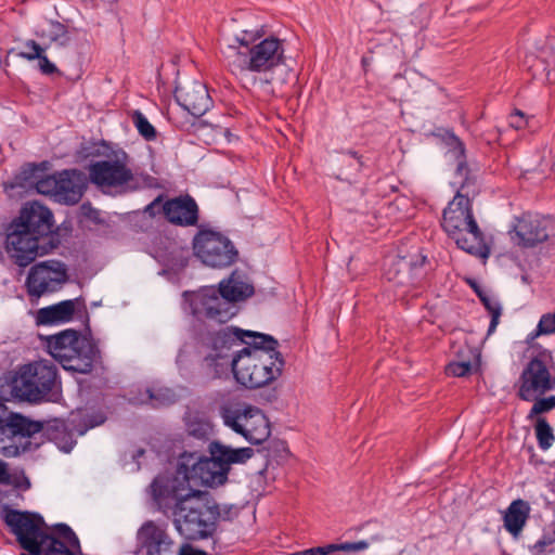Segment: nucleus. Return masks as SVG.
Masks as SVG:
<instances>
[{"label":"nucleus","mask_w":555,"mask_h":555,"mask_svg":"<svg viewBox=\"0 0 555 555\" xmlns=\"http://www.w3.org/2000/svg\"><path fill=\"white\" fill-rule=\"evenodd\" d=\"M0 518L26 552L34 555H82L77 535L66 525H57L53 532L47 533L40 515L21 512L9 505L0 508Z\"/></svg>","instance_id":"3"},{"label":"nucleus","mask_w":555,"mask_h":555,"mask_svg":"<svg viewBox=\"0 0 555 555\" xmlns=\"http://www.w3.org/2000/svg\"><path fill=\"white\" fill-rule=\"evenodd\" d=\"M278 348V339L269 334L235 326L207 332L201 338L198 375L209 382L231 371L243 387H263L282 375L285 360Z\"/></svg>","instance_id":"1"},{"label":"nucleus","mask_w":555,"mask_h":555,"mask_svg":"<svg viewBox=\"0 0 555 555\" xmlns=\"http://www.w3.org/2000/svg\"><path fill=\"white\" fill-rule=\"evenodd\" d=\"M37 35L61 47H65L69 41L67 28L60 22H50L48 29H42Z\"/></svg>","instance_id":"30"},{"label":"nucleus","mask_w":555,"mask_h":555,"mask_svg":"<svg viewBox=\"0 0 555 555\" xmlns=\"http://www.w3.org/2000/svg\"><path fill=\"white\" fill-rule=\"evenodd\" d=\"M154 480L159 485H171L179 488H193L194 486L216 487L227 480V470L217 459V454L205 456L198 452H183L173 474L158 475Z\"/></svg>","instance_id":"8"},{"label":"nucleus","mask_w":555,"mask_h":555,"mask_svg":"<svg viewBox=\"0 0 555 555\" xmlns=\"http://www.w3.org/2000/svg\"><path fill=\"white\" fill-rule=\"evenodd\" d=\"M8 385L14 399L29 403L50 401L61 390L57 367L47 359L16 366L10 374Z\"/></svg>","instance_id":"6"},{"label":"nucleus","mask_w":555,"mask_h":555,"mask_svg":"<svg viewBox=\"0 0 555 555\" xmlns=\"http://www.w3.org/2000/svg\"><path fill=\"white\" fill-rule=\"evenodd\" d=\"M244 431L242 436L251 444H262L270 438L269 418L254 405L243 408Z\"/></svg>","instance_id":"22"},{"label":"nucleus","mask_w":555,"mask_h":555,"mask_svg":"<svg viewBox=\"0 0 555 555\" xmlns=\"http://www.w3.org/2000/svg\"><path fill=\"white\" fill-rule=\"evenodd\" d=\"M89 176L94 184L111 188L127 183L131 178V171L119 159L101 160L90 165Z\"/></svg>","instance_id":"20"},{"label":"nucleus","mask_w":555,"mask_h":555,"mask_svg":"<svg viewBox=\"0 0 555 555\" xmlns=\"http://www.w3.org/2000/svg\"><path fill=\"white\" fill-rule=\"evenodd\" d=\"M538 444L542 450L551 448L555 440L553 429L544 417H538L534 424Z\"/></svg>","instance_id":"31"},{"label":"nucleus","mask_w":555,"mask_h":555,"mask_svg":"<svg viewBox=\"0 0 555 555\" xmlns=\"http://www.w3.org/2000/svg\"><path fill=\"white\" fill-rule=\"evenodd\" d=\"M538 334H555V311L542 314L538 323Z\"/></svg>","instance_id":"42"},{"label":"nucleus","mask_w":555,"mask_h":555,"mask_svg":"<svg viewBox=\"0 0 555 555\" xmlns=\"http://www.w3.org/2000/svg\"><path fill=\"white\" fill-rule=\"evenodd\" d=\"M208 449L210 454H217V459H219L222 468H225L227 475L230 472L231 464H244L253 457L255 453L251 448L246 447L233 449L220 441H211Z\"/></svg>","instance_id":"26"},{"label":"nucleus","mask_w":555,"mask_h":555,"mask_svg":"<svg viewBox=\"0 0 555 555\" xmlns=\"http://www.w3.org/2000/svg\"><path fill=\"white\" fill-rule=\"evenodd\" d=\"M164 192H160L151 203H149L144 209L141 211L144 215H149L151 218H154L157 215L163 214L162 206L166 202Z\"/></svg>","instance_id":"44"},{"label":"nucleus","mask_w":555,"mask_h":555,"mask_svg":"<svg viewBox=\"0 0 555 555\" xmlns=\"http://www.w3.org/2000/svg\"><path fill=\"white\" fill-rule=\"evenodd\" d=\"M74 448V441L70 440L69 442H66V444L62 446L61 449L65 452H69Z\"/></svg>","instance_id":"55"},{"label":"nucleus","mask_w":555,"mask_h":555,"mask_svg":"<svg viewBox=\"0 0 555 555\" xmlns=\"http://www.w3.org/2000/svg\"><path fill=\"white\" fill-rule=\"evenodd\" d=\"M550 398H551V400H552V402H553V404L555 406V395L554 396H550Z\"/></svg>","instance_id":"62"},{"label":"nucleus","mask_w":555,"mask_h":555,"mask_svg":"<svg viewBox=\"0 0 555 555\" xmlns=\"http://www.w3.org/2000/svg\"><path fill=\"white\" fill-rule=\"evenodd\" d=\"M341 154H343V159H341L343 164H347L348 166H350L354 172L361 171V169L363 167V160H362V156L358 152H356L353 150H348L346 152H343Z\"/></svg>","instance_id":"41"},{"label":"nucleus","mask_w":555,"mask_h":555,"mask_svg":"<svg viewBox=\"0 0 555 555\" xmlns=\"http://www.w3.org/2000/svg\"><path fill=\"white\" fill-rule=\"evenodd\" d=\"M194 436L198 437V438H204L206 436V430L204 429H192L191 431Z\"/></svg>","instance_id":"54"},{"label":"nucleus","mask_w":555,"mask_h":555,"mask_svg":"<svg viewBox=\"0 0 555 555\" xmlns=\"http://www.w3.org/2000/svg\"><path fill=\"white\" fill-rule=\"evenodd\" d=\"M266 442H267V444L262 449H258L257 452L264 453V457L267 460L272 456V452H274V453L288 452L287 444L283 440H278V439L269 440L268 439V441H266ZM267 467H268V461L266 462L264 467L262 469H260L258 474L263 475L267 472Z\"/></svg>","instance_id":"35"},{"label":"nucleus","mask_w":555,"mask_h":555,"mask_svg":"<svg viewBox=\"0 0 555 555\" xmlns=\"http://www.w3.org/2000/svg\"><path fill=\"white\" fill-rule=\"evenodd\" d=\"M508 124L514 129L519 130V129H524L527 126L528 120L521 111L515 109L508 116Z\"/></svg>","instance_id":"45"},{"label":"nucleus","mask_w":555,"mask_h":555,"mask_svg":"<svg viewBox=\"0 0 555 555\" xmlns=\"http://www.w3.org/2000/svg\"><path fill=\"white\" fill-rule=\"evenodd\" d=\"M263 36L262 28L256 31L243 30L241 36L235 37L237 46H229L227 59L229 65L235 70L269 73L270 77L261 79V83L269 93L273 94L271 87L274 83L284 85L287 80L285 76H278L276 72L287 75L291 68L285 64L282 40L270 36L256 43V40Z\"/></svg>","instance_id":"4"},{"label":"nucleus","mask_w":555,"mask_h":555,"mask_svg":"<svg viewBox=\"0 0 555 555\" xmlns=\"http://www.w3.org/2000/svg\"><path fill=\"white\" fill-rule=\"evenodd\" d=\"M159 483V480H153L146 490L149 503L154 511L173 516L180 535L198 541L215 534L220 509L209 492Z\"/></svg>","instance_id":"2"},{"label":"nucleus","mask_w":555,"mask_h":555,"mask_svg":"<svg viewBox=\"0 0 555 555\" xmlns=\"http://www.w3.org/2000/svg\"><path fill=\"white\" fill-rule=\"evenodd\" d=\"M144 452H145V451H144L143 449H141V451H140L141 456H143V455H144Z\"/></svg>","instance_id":"64"},{"label":"nucleus","mask_w":555,"mask_h":555,"mask_svg":"<svg viewBox=\"0 0 555 555\" xmlns=\"http://www.w3.org/2000/svg\"><path fill=\"white\" fill-rule=\"evenodd\" d=\"M371 524H373V521H366V522H364V524H362L360 526L352 527V528L348 529L346 533L350 534L352 532H359L362 529H364L365 527L370 526Z\"/></svg>","instance_id":"51"},{"label":"nucleus","mask_w":555,"mask_h":555,"mask_svg":"<svg viewBox=\"0 0 555 555\" xmlns=\"http://www.w3.org/2000/svg\"><path fill=\"white\" fill-rule=\"evenodd\" d=\"M466 283L474 291V293L479 298L486 310L491 315L487 333L488 335H491L496 330V326L500 322V317L502 314V306L500 305L499 301L492 299L475 279L467 278Z\"/></svg>","instance_id":"28"},{"label":"nucleus","mask_w":555,"mask_h":555,"mask_svg":"<svg viewBox=\"0 0 555 555\" xmlns=\"http://www.w3.org/2000/svg\"><path fill=\"white\" fill-rule=\"evenodd\" d=\"M146 392L149 395V403L152 405V408L168 406L173 404L177 400L176 393L168 388H160L155 391L152 389H147Z\"/></svg>","instance_id":"33"},{"label":"nucleus","mask_w":555,"mask_h":555,"mask_svg":"<svg viewBox=\"0 0 555 555\" xmlns=\"http://www.w3.org/2000/svg\"><path fill=\"white\" fill-rule=\"evenodd\" d=\"M473 372L470 360L452 361L446 366V373L454 377H464Z\"/></svg>","instance_id":"37"},{"label":"nucleus","mask_w":555,"mask_h":555,"mask_svg":"<svg viewBox=\"0 0 555 555\" xmlns=\"http://www.w3.org/2000/svg\"><path fill=\"white\" fill-rule=\"evenodd\" d=\"M150 157H151V159H150V168H151V170H152L154 173L158 175V170L156 169V167H155V163H154V156H153V155H151Z\"/></svg>","instance_id":"56"},{"label":"nucleus","mask_w":555,"mask_h":555,"mask_svg":"<svg viewBox=\"0 0 555 555\" xmlns=\"http://www.w3.org/2000/svg\"><path fill=\"white\" fill-rule=\"evenodd\" d=\"M382 540L383 535L380 533H374L370 535L367 539L356 542L325 544L324 548L326 555H333L337 552L360 553L367 550L372 543L379 542Z\"/></svg>","instance_id":"29"},{"label":"nucleus","mask_w":555,"mask_h":555,"mask_svg":"<svg viewBox=\"0 0 555 555\" xmlns=\"http://www.w3.org/2000/svg\"><path fill=\"white\" fill-rule=\"evenodd\" d=\"M531 348L534 354L525 364L515 383L516 396L526 402L555 389V376L551 373L554 366L552 351L539 344L531 345Z\"/></svg>","instance_id":"10"},{"label":"nucleus","mask_w":555,"mask_h":555,"mask_svg":"<svg viewBox=\"0 0 555 555\" xmlns=\"http://www.w3.org/2000/svg\"><path fill=\"white\" fill-rule=\"evenodd\" d=\"M43 52H44V49L39 43H37L35 40L30 39L23 43L22 50L20 51L18 55L22 59H25L27 61H35Z\"/></svg>","instance_id":"38"},{"label":"nucleus","mask_w":555,"mask_h":555,"mask_svg":"<svg viewBox=\"0 0 555 555\" xmlns=\"http://www.w3.org/2000/svg\"><path fill=\"white\" fill-rule=\"evenodd\" d=\"M85 177L77 170L59 172L55 201L64 204H76L82 196Z\"/></svg>","instance_id":"23"},{"label":"nucleus","mask_w":555,"mask_h":555,"mask_svg":"<svg viewBox=\"0 0 555 555\" xmlns=\"http://www.w3.org/2000/svg\"><path fill=\"white\" fill-rule=\"evenodd\" d=\"M179 555H207V553L203 550L194 548L191 545H185L181 548Z\"/></svg>","instance_id":"50"},{"label":"nucleus","mask_w":555,"mask_h":555,"mask_svg":"<svg viewBox=\"0 0 555 555\" xmlns=\"http://www.w3.org/2000/svg\"><path fill=\"white\" fill-rule=\"evenodd\" d=\"M173 96L177 103L192 116L191 120L177 124L176 126L179 129L195 133L210 126L208 121L201 119L214 105L205 83L198 80H186L178 83Z\"/></svg>","instance_id":"12"},{"label":"nucleus","mask_w":555,"mask_h":555,"mask_svg":"<svg viewBox=\"0 0 555 555\" xmlns=\"http://www.w3.org/2000/svg\"><path fill=\"white\" fill-rule=\"evenodd\" d=\"M288 555H326L324 545L291 553Z\"/></svg>","instance_id":"49"},{"label":"nucleus","mask_w":555,"mask_h":555,"mask_svg":"<svg viewBox=\"0 0 555 555\" xmlns=\"http://www.w3.org/2000/svg\"><path fill=\"white\" fill-rule=\"evenodd\" d=\"M530 506L528 502L514 500L504 513V528L514 537L518 535L529 517Z\"/></svg>","instance_id":"27"},{"label":"nucleus","mask_w":555,"mask_h":555,"mask_svg":"<svg viewBox=\"0 0 555 555\" xmlns=\"http://www.w3.org/2000/svg\"><path fill=\"white\" fill-rule=\"evenodd\" d=\"M48 352L67 370L89 373L100 358L98 346L74 330H65L47 338Z\"/></svg>","instance_id":"9"},{"label":"nucleus","mask_w":555,"mask_h":555,"mask_svg":"<svg viewBox=\"0 0 555 555\" xmlns=\"http://www.w3.org/2000/svg\"><path fill=\"white\" fill-rule=\"evenodd\" d=\"M0 483L1 485H14L15 479L13 475L10 474L8 464L0 460Z\"/></svg>","instance_id":"47"},{"label":"nucleus","mask_w":555,"mask_h":555,"mask_svg":"<svg viewBox=\"0 0 555 555\" xmlns=\"http://www.w3.org/2000/svg\"><path fill=\"white\" fill-rule=\"evenodd\" d=\"M132 122L137 129H139V111H134L131 114Z\"/></svg>","instance_id":"53"},{"label":"nucleus","mask_w":555,"mask_h":555,"mask_svg":"<svg viewBox=\"0 0 555 555\" xmlns=\"http://www.w3.org/2000/svg\"><path fill=\"white\" fill-rule=\"evenodd\" d=\"M427 264V255L424 254L423 248L412 247L405 253L400 249L398 254V260L396 262L397 273L408 272L411 282L416 283L426 273Z\"/></svg>","instance_id":"24"},{"label":"nucleus","mask_w":555,"mask_h":555,"mask_svg":"<svg viewBox=\"0 0 555 555\" xmlns=\"http://www.w3.org/2000/svg\"><path fill=\"white\" fill-rule=\"evenodd\" d=\"M223 423L233 431L241 435L244 431L243 409L222 408Z\"/></svg>","instance_id":"32"},{"label":"nucleus","mask_w":555,"mask_h":555,"mask_svg":"<svg viewBox=\"0 0 555 555\" xmlns=\"http://www.w3.org/2000/svg\"><path fill=\"white\" fill-rule=\"evenodd\" d=\"M165 190V183L162 179L141 171V190Z\"/></svg>","instance_id":"43"},{"label":"nucleus","mask_w":555,"mask_h":555,"mask_svg":"<svg viewBox=\"0 0 555 555\" xmlns=\"http://www.w3.org/2000/svg\"><path fill=\"white\" fill-rule=\"evenodd\" d=\"M255 294L254 285L247 276L234 270L229 278L219 282L218 286H203L196 292H185L184 297L190 305L191 313L198 321L227 323L238 313L237 302L244 301Z\"/></svg>","instance_id":"5"},{"label":"nucleus","mask_w":555,"mask_h":555,"mask_svg":"<svg viewBox=\"0 0 555 555\" xmlns=\"http://www.w3.org/2000/svg\"><path fill=\"white\" fill-rule=\"evenodd\" d=\"M465 189L461 185L453 199L443 209L441 227L459 248L474 256L486 257L489 249L474 217L468 192L463 193Z\"/></svg>","instance_id":"7"},{"label":"nucleus","mask_w":555,"mask_h":555,"mask_svg":"<svg viewBox=\"0 0 555 555\" xmlns=\"http://www.w3.org/2000/svg\"><path fill=\"white\" fill-rule=\"evenodd\" d=\"M37 60L39 68L43 74L51 75L57 70L56 66L47 57L44 52Z\"/></svg>","instance_id":"46"},{"label":"nucleus","mask_w":555,"mask_h":555,"mask_svg":"<svg viewBox=\"0 0 555 555\" xmlns=\"http://www.w3.org/2000/svg\"><path fill=\"white\" fill-rule=\"evenodd\" d=\"M430 134L438 139L452 155L456 163L455 175L462 179V188H468L473 181L469 176L465 143L450 128L438 127Z\"/></svg>","instance_id":"19"},{"label":"nucleus","mask_w":555,"mask_h":555,"mask_svg":"<svg viewBox=\"0 0 555 555\" xmlns=\"http://www.w3.org/2000/svg\"><path fill=\"white\" fill-rule=\"evenodd\" d=\"M79 306V299H68L41 308L37 312V322L43 325L69 322Z\"/></svg>","instance_id":"25"},{"label":"nucleus","mask_w":555,"mask_h":555,"mask_svg":"<svg viewBox=\"0 0 555 555\" xmlns=\"http://www.w3.org/2000/svg\"><path fill=\"white\" fill-rule=\"evenodd\" d=\"M21 555H34V554L27 552V553H22Z\"/></svg>","instance_id":"63"},{"label":"nucleus","mask_w":555,"mask_h":555,"mask_svg":"<svg viewBox=\"0 0 555 555\" xmlns=\"http://www.w3.org/2000/svg\"><path fill=\"white\" fill-rule=\"evenodd\" d=\"M531 402H533V405L527 415L529 421L537 420L541 417V414L548 413L555 409L550 397L537 396Z\"/></svg>","instance_id":"34"},{"label":"nucleus","mask_w":555,"mask_h":555,"mask_svg":"<svg viewBox=\"0 0 555 555\" xmlns=\"http://www.w3.org/2000/svg\"><path fill=\"white\" fill-rule=\"evenodd\" d=\"M67 279V269L63 262L46 260L30 268L25 285L30 296L40 297L59 291Z\"/></svg>","instance_id":"14"},{"label":"nucleus","mask_w":555,"mask_h":555,"mask_svg":"<svg viewBox=\"0 0 555 555\" xmlns=\"http://www.w3.org/2000/svg\"><path fill=\"white\" fill-rule=\"evenodd\" d=\"M521 280H522V282L527 283L528 282V276L527 275H522Z\"/></svg>","instance_id":"61"},{"label":"nucleus","mask_w":555,"mask_h":555,"mask_svg":"<svg viewBox=\"0 0 555 555\" xmlns=\"http://www.w3.org/2000/svg\"><path fill=\"white\" fill-rule=\"evenodd\" d=\"M160 133L157 129L149 121V119L141 114V138L147 142H155L160 139Z\"/></svg>","instance_id":"40"},{"label":"nucleus","mask_w":555,"mask_h":555,"mask_svg":"<svg viewBox=\"0 0 555 555\" xmlns=\"http://www.w3.org/2000/svg\"><path fill=\"white\" fill-rule=\"evenodd\" d=\"M57 179L59 172L42 177L41 179L37 180L35 188L38 193L52 196L55 199Z\"/></svg>","instance_id":"36"},{"label":"nucleus","mask_w":555,"mask_h":555,"mask_svg":"<svg viewBox=\"0 0 555 555\" xmlns=\"http://www.w3.org/2000/svg\"><path fill=\"white\" fill-rule=\"evenodd\" d=\"M14 416H22L21 414L10 412L5 404L0 401V426L9 423Z\"/></svg>","instance_id":"48"},{"label":"nucleus","mask_w":555,"mask_h":555,"mask_svg":"<svg viewBox=\"0 0 555 555\" xmlns=\"http://www.w3.org/2000/svg\"><path fill=\"white\" fill-rule=\"evenodd\" d=\"M122 461V464L124 465H127L128 464V459H127V455L125 454L124 457L121 459Z\"/></svg>","instance_id":"59"},{"label":"nucleus","mask_w":555,"mask_h":555,"mask_svg":"<svg viewBox=\"0 0 555 555\" xmlns=\"http://www.w3.org/2000/svg\"><path fill=\"white\" fill-rule=\"evenodd\" d=\"M550 220L530 212L517 218L513 230L517 238V245L522 248H533L546 242L550 237Z\"/></svg>","instance_id":"17"},{"label":"nucleus","mask_w":555,"mask_h":555,"mask_svg":"<svg viewBox=\"0 0 555 555\" xmlns=\"http://www.w3.org/2000/svg\"><path fill=\"white\" fill-rule=\"evenodd\" d=\"M475 359L477 360V365H479L480 362V353L474 354Z\"/></svg>","instance_id":"58"},{"label":"nucleus","mask_w":555,"mask_h":555,"mask_svg":"<svg viewBox=\"0 0 555 555\" xmlns=\"http://www.w3.org/2000/svg\"><path fill=\"white\" fill-rule=\"evenodd\" d=\"M15 224H23V229L31 236L41 242H49L51 238L53 243L59 245L57 237L52 233L53 215L47 207L39 203H31L25 206L20 217L13 221Z\"/></svg>","instance_id":"16"},{"label":"nucleus","mask_w":555,"mask_h":555,"mask_svg":"<svg viewBox=\"0 0 555 555\" xmlns=\"http://www.w3.org/2000/svg\"><path fill=\"white\" fill-rule=\"evenodd\" d=\"M42 424L25 416H14L0 426V453L8 457L17 456L25 449L22 440L41 431Z\"/></svg>","instance_id":"15"},{"label":"nucleus","mask_w":555,"mask_h":555,"mask_svg":"<svg viewBox=\"0 0 555 555\" xmlns=\"http://www.w3.org/2000/svg\"><path fill=\"white\" fill-rule=\"evenodd\" d=\"M555 543V530L543 533L542 537L530 547L533 555H544L546 547Z\"/></svg>","instance_id":"39"},{"label":"nucleus","mask_w":555,"mask_h":555,"mask_svg":"<svg viewBox=\"0 0 555 555\" xmlns=\"http://www.w3.org/2000/svg\"><path fill=\"white\" fill-rule=\"evenodd\" d=\"M173 541L170 539L164 526L152 520L141 525V554L144 555H171Z\"/></svg>","instance_id":"21"},{"label":"nucleus","mask_w":555,"mask_h":555,"mask_svg":"<svg viewBox=\"0 0 555 555\" xmlns=\"http://www.w3.org/2000/svg\"><path fill=\"white\" fill-rule=\"evenodd\" d=\"M541 335L542 334H538V326H537L534 331H532L530 334H528L527 339H526L527 344L531 345V343Z\"/></svg>","instance_id":"52"},{"label":"nucleus","mask_w":555,"mask_h":555,"mask_svg":"<svg viewBox=\"0 0 555 555\" xmlns=\"http://www.w3.org/2000/svg\"><path fill=\"white\" fill-rule=\"evenodd\" d=\"M130 459H131V461H132V462H134V461H135V459H137V452H135V451H132V452L130 453Z\"/></svg>","instance_id":"57"},{"label":"nucleus","mask_w":555,"mask_h":555,"mask_svg":"<svg viewBox=\"0 0 555 555\" xmlns=\"http://www.w3.org/2000/svg\"><path fill=\"white\" fill-rule=\"evenodd\" d=\"M362 64H363V66H366L369 64V61L366 57H362Z\"/></svg>","instance_id":"60"},{"label":"nucleus","mask_w":555,"mask_h":555,"mask_svg":"<svg viewBox=\"0 0 555 555\" xmlns=\"http://www.w3.org/2000/svg\"><path fill=\"white\" fill-rule=\"evenodd\" d=\"M194 255L207 267L227 268L236 262L238 250L221 232L199 228L192 240Z\"/></svg>","instance_id":"11"},{"label":"nucleus","mask_w":555,"mask_h":555,"mask_svg":"<svg viewBox=\"0 0 555 555\" xmlns=\"http://www.w3.org/2000/svg\"><path fill=\"white\" fill-rule=\"evenodd\" d=\"M23 224L10 225L5 242L4 250L8 257L18 267L26 268L38 257H42L56 248V243L50 238L49 242L38 241L23 229Z\"/></svg>","instance_id":"13"},{"label":"nucleus","mask_w":555,"mask_h":555,"mask_svg":"<svg viewBox=\"0 0 555 555\" xmlns=\"http://www.w3.org/2000/svg\"><path fill=\"white\" fill-rule=\"evenodd\" d=\"M166 220L178 227H196L199 220V208L196 201L189 194L167 199L163 206Z\"/></svg>","instance_id":"18"}]
</instances>
